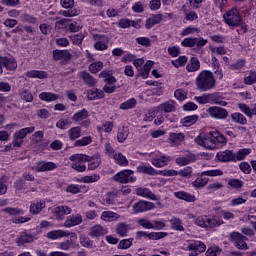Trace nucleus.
I'll use <instances>...</instances> for the list:
<instances>
[{
    "label": "nucleus",
    "instance_id": "2",
    "mask_svg": "<svg viewBox=\"0 0 256 256\" xmlns=\"http://www.w3.org/2000/svg\"><path fill=\"white\" fill-rule=\"evenodd\" d=\"M223 20L230 29H235L236 27H241L243 33H247V25L243 22V18L241 17V12L237 7H233L229 9L224 15Z\"/></svg>",
    "mask_w": 256,
    "mask_h": 256
},
{
    "label": "nucleus",
    "instance_id": "3",
    "mask_svg": "<svg viewBox=\"0 0 256 256\" xmlns=\"http://www.w3.org/2000/svg\"><path fill=\"white\" fill-rule=\"evenodd\" d=\"M215 83V76L213 75V72L209 70L201 71L195 79L197 89L202 92L214 89Z\"/></svg>",
    "mask_w": 256,
    "mask_h": 256
},
{
    "label": "nucleus",
    "instance_id": "51",
    "mask_svg": "<svg viewBox=\"0 0 256 256\" xmlns=\"http://www.w3.org/2000/svg\"><path fill=\"white\" fill-rule=\"evenodd\" d=\"M135 105H137V100L135 98H130L120 105V109H122L123 111H127V109H133Z\"/></svg>",
    "mask_w": 256,
    "mask_h": 256
},
{
    "label": "nucleus",
    "instance_id": "42",
    "mask_svg": "<svg viewBox=\"0 0 256 256\" xmlns=\"http://www.w3.org/2000/svg\"><path fill=\"white\" fill-rule=\"evenodd\" d=\"M197 121H199V115H190L184 117L181 123L184 127H191V125H195Z\"/></svg>",
    "mask_w": 256,
    "mask_h": 256
},
{
    "label": "nucleus",
    "instance_id": "8",
    "mask_svg": "<svg viewBox=\"0 0 256 256\" xmlns=\"http://www.w3.org/2000/svg\"><path fill=\"white\" fill-rule=\"evenodd\" d=\"M148 157L149 161L154 167H157V169L167 167L171 161V156L163 155L160 152L148 153Z\"/></svg>",
    "mask_w": 256,
    "mask_h": 256
},
{
    "label": "nucleus",
    "instance_id": "28",
    "mask_svg": "<svg viewBox=\"0 0 256 256\" xmlns=\"http://www.w3.org/2000/svg\"><path fill=\"white\" fill-rule=\"evenodd\" d=\"M216 158L222 163H227V161H235V154L231 150L220 151L217 153Z\"/></svg>",
    "mask_w": 256,
    "mask_h": 256
},
{
    "label": "nucleus",
    "instance_id": "26",
    "mask_svg": "<svg viewBox=\"0 0 256 256\" xmlns=\"http://www.w3.org/2000/svg\"><path fill=\"white\" fill-rule=\"evenodd\" d=\"M163 170H155L151 165L142 164L137 167V173H145L146 175H162Z\"/></svg>",
    "mask_w": 256,
    "mask_h": 256
},
{
    "label": "nucleus",
    "instance_id": "40",
    "mask_svg": "<svg viewBox=\"0 0 256 256\" xmlns=\"http://www.w3.org/2000/svg\"><path fill=\"white\" fill-rule=\"evenodd\" d=\"M100 77H102L106 84L115 85L117 83V79L115 76L111 75V72L104 70L100 73Z\"/></svg>",
    "mask_w": 256,
    "mask_h": 256
},
{
    "label": "nucleus",
    "instance_id": "52",
    "mask_svg": "<svg viewBox=\"0 0 256 256\" xmlns=\"http://www.w3.org/2000/svg\"><path fill=\"white\" fill-rule=\"evenodd\" d=\"M194 33H201V30L195 26H188L182 30L181 36L187 37V35H193Z\"/></svg>",
    "mask_w": 256,
    "mask_h": 256
},
{
    "label": "nucleus",
    "instance_id": "27",
    "mask_svg": "<svg viewBox=\"0 0 256 256\" xmlns=\"http://www.w3.org/2000/svg\"><path fill=\"white\" fill-rule=\"evenodd\" d=\"M131 230V225L120 222L115 227V233L118 235V237H127L129 231Z\"/></svg>",
    "mask_w": 256,
    "mask_h": 256
},
{
    "label": "nucleus",
    "instance_id": "16",
    "mask_svg": "<svg viewBox=\"0 0 256 256\" xmlns=\"http://www.w3.org/2000/svg\"><path fill=\"white\" fill-rule=\"evenodd\" d=\"M207 113L212 119L223 120L229 117V112L227 109L221 108L219 106H211L207 109Z\"/></svg>",
    "mask_w": 256,
    "mask_h": 256
},
{
    "label": "nucleus",
    "instance_id": "32",
    "mask_svg": "<svg viewBox=\"0 0 256 256\" xmlns=\"http://www.w3.org/2000/svg\"><path fill=\"white\" fill-rule=\"evenodd\" d=\"M174 197H176V199H181L182 201H187V203H195L196 201L195 195L185 191L175 192Z\"/></svg>",
    "mask_w": 256,
    "mask_h": 256
},
{
    "label": "nucleus",
    "instance_id": "17",
    "mask_svg": "<svg viewBox=\"0 0 256 256\" xmlns=\"http://www.w3.org/2000/svg\"><path fill=\"white\" fill-rule=\"evenodd\" d=\"M230 241L236 245L237 249H247V237L241 235L239 232H232L230 234Z\"/></svg>",
    "mask_w": 256,
    "mask_h": 256
},
{
    "label": "nucleus",
    "instance_id": "13",
    "mask_svg": "<svg viewBox=\"0 0 256 256\" xmlns=\"http://www.w3.org/2000/svg\"><path fill=\"white\" fill-rule=\"evenodd\" d=\"M155 209V203L146 200H139L132 205V213L139 215V213H147V211H153Z\"/></svg>",
    "mask_w": 256,
    "mask_h": 256
},
{
    "label": "nucleus",
    "instance_id": "15",
    "mask_svg": "<svg viewBox=\"0 0 256 256\" xmlns=\"http://www.w3.org/2000/svg\"><path fill=\"white\" fill-rule=\"evenodd\" d=\"M94 43V49L96 51H107L109 47V37L101 34H94L92 36Z\"/></svg>",
    "mask_w": 256,
    "mask_h": 256
},
{
    "label": "nucleus",
    "instance_id": "46",
    "mask_svg": "<svg viewBox=\"0 0 256 256\" xmlns=\"http://www.w3.org/2000/svg\"><path fill=\"white\" fill-rule=\"evenodd\" d=\"M127 137H129V128L128 127L120 128L117 134L118 142L124 143Z\"/></svg>",
    "mask_w": 256,
    "mask_h": 256
},
{
    "label": "nucleus",
    "instance_id": "18",
    "mask_svg": "<svg viewBox=\"0 0 256 256\" xmlns=\"http://www.w3.org/2000/svg\"><path fill=\"white\" fill-rule=\"evenodd\" d=\"M3 67L7 69V71H15L17 69V62L13 57H1L0 56V74L3 73Z\"/></svg>",
    "mask_w": 256,
    "mask_h": 256
},
{
    "label": "nucleus",
    "instance_id": "50",
    "mask_svg": "<svg viewBox=\"0 0 256 256\" xmlns=\"http://www.w3.org/2000/svg\"><path fill=\"white\" fill-rule=\"evenodd\" d=\"M232 121L234 123H239L240 125H247V118L241 113H233Z\"/></svg>",
    "mask_w": 256,
    "mask_h": 256
},
{
    "label": "nucleus",
    "instance_id": "19",
    "mask_svg": "<svg viewBox=\"0 0 256 256\" xmlns=\"http://www.w3.org/2000/svg\"><path fill=\"white\" fill-rule=\"evenodd\" d=\"M72 211L67 205H59L54 208V216L58 221H63L66 215H71Z\"/></svg>",
    "mask_w": 256,
    "mask_h": 256
},
{
    "label": "nucleus",
    "instance_id": "12",
    "mask_svg": "<svg viewBox=\"0 0 256 256\" xmlns=\"http://www.w3.org/2000/svg\"><path fill=\"white\" fill-rule=\"evenodd\" d=\"M34 131H35V127L33 126L22 128L16 131L13 135V140H12L13 147H21V145H23L24 143L23 140L25 139V137H27V135H31V133H33Z\"/></svg>",
    "mask_w": 256,
    "mask_h": 256
},
{
    "label": "nucleus",
    "instance_id": "38",
    "mask_svg": "<svg viewBox=\"0 0 256 256\" xmlns=\"http://www.w3.org/2000/svg\"><path fill=\"white\" fill-rule=\"evenodd\" d=\"M26 77L30 79H47L48 74L42 70H30L26 73Z\"/></svg>",
    "mask_w": 256,
    "mask_h": 256
},
{
    "label": "nucleus",
    "instance_id": "55",
    "mask_svg": "<svg viewBox=\"0 0 256 256\" xmlns=\"http://www.w3.org/2000/svg\"><path fill=\"white\" fill-rule=\"evenodd\" d=\"M251 153V149L249 148H243L240 149L236 155H235V159L237 161H243V159H245V157H247V155H249Z\"/></svg>",
    "mask_w": 256,
    "mask_h": 256
},
{
    "label": "nucleus",
    "instance_id": "59",
    "mask_svg": "<svg viewBox=\"0 0 256 256\" xmlns=\"http://www.w3.org/2000/svg\"><path fill=\"white\" fill-rule=\"evenodd\" d=\"M3 213L8 215H24L25 212L19 208L7 207L2 210Z\"/></svg>",
    "mask_w": 256,
    "mask_h": 256
},
{
    "label": "nucleus",
    "instance_id": "29",
    "mask_svg": "<svg viewBox=\"0 0 256 256\" xmlns=\"http://www.w3.org/2000/svg\"><path fill=\"white\" fill-rule=\"evenodd\" d=\"M53 59L55 61H69L71 53H69V50H54Z\"/></svg>",
    "mask_w": 256,
    "mask_h": 256
},
{
    "label": "nucleus",
    "instance_id": "11",
    "mask_svg": "<svg viewBox=\"0 0 256 256\" xmlns=\"http://www.w3.org/2000/svg\"><path fill=\"white\" fill-rule=\"evenodd\" d=\"M195 224L198 225V227H210V229H213V227H220V225H223V221L217 217H208V216H199L195 220Z\"/></svg>",
    "mask_w": 256,
    "mask_h": 256
},
{
    "label": "nucleus",
    "instance_id": "62",
    "mask_svg": "<svg viewBox=\"0 0 256 256\" xmlns=\"http://www.w3.org/2000/svg\"><path fill=\"white\" fill-rule=\"evenodd\" d=\"M210 51L212 53V57H214V55H226L227 54V50L223 46H220V47L210 46Z\"/></svg>",
    "mask_w": 256,
    "mask_h": 256
},
{
    "label": "nucleus",
    "instance_id": "23",
    "mask_svg": "<svg viewBox=\"0 0 256 256\" xmlns=\"http://www.w3.org/2000/svg\"><path fill=\"white\" fill-rule=\"evenodd\" d=\"M82 223L83 216H81V214L70 215L66 218L64 227L70 229V227H76V225H81Z\"/></svg>",
    "mask_w": 256,
    "mask_h": 256
},
{
    "label": "nucleus",
    "instance_id": "47",
    "mask_svg": "<svg viewBox=\"0 0 256 256\" xmlns=\"http://www.w3.org/2000/svg\"><path fill=\"white\" fill-rule=\"evenodd\" d=\"M167 235V232H148L147 238L152 241H159V239H165Z\"/></svg>",
    "mask_w": 256,
    "mask_h": 256
},
{
    "label": "nucleus",
    "instance_id": "7",
    "mask_svg": "<svg viewBox=\"0 0 256 256\" xmlns=\"http://www.w3.org/2000/svg\"><path fill=\"white\" fill-rule=\"evenodd\" d=\"M183 249L184 251H189V256H197L201 255V253H205L207 246L199 240H188L184 244Z\"/></svg>",
    "mask_w": 256,
    "mask_h": 256
},
{
    "label": "nucleus",
    "instance_id": "5",
    "mask_svg": "<svg viewBox=\"0 0 256 256\" xmlns=\"http://www.w3.org/2000/svg\"><path fill=\"white\" fill-rule=\"evenodd\" d=\"M172 111H175V102L173 100L160 104L156 110L155 125H163L167 118V113H172Z\"/></svg>",
    "mask_w": 256,
    "mask_h": 256
},
{
    "label": "nucleus",
    "instance_id": "45",
    "mask_svg": "<svg viewBox=\"0 0 256 256\" xmlns=\"http://www.w3.org/2000/svg\"><path fill=\"white\" fill-rule=\"evenodd\" d=\"M171 229L174 231H185V227H183V222L179 218H172L170 220Z\"/></svg>",
    "mask_w": 256,
    "mask_h": 256
},
{
    "label": "nucleus",
    "instance_id": "24",
    "mask_svg": "<svg viewBox=\"0 0 256 256\" xmlns=\"http://www.w3.org/2000/svg\"><path fill=\"white\" fill-rule=\"evenodd\" d=\"M185 141V134L183 133H170L168 138V143L171 147H177Z\"/></svg>",
    "mask_w": 256,
    "mask_h": 256
},
{
    "label": "nucleus",
    "instance_id": "54",
    "mask_svg": "<svg viewBox=\"0 0 256 256\" xmlns=\"http://www.w3.org/2000/svg\"><path fill=\"white\" fill-rule=\"evenodd\" d=\"M244 83L245 85H253V83H256V72L250 71L247 73L244 77Z\"/></svg>",
    "mask_w": 256,
    "mask_h": 256
},
{
    "label": "nucleus",
    "instance_id": "6",
    "mask_svg": "<svg viewBox=\"0 0 256 256\" xmlns=\"http://www.w3.org/2000/svg\"><path fill=\"white\" fill-rule=\"evenodd\" d=\"M221 175H223V170L221 169L203 171L201 176L192 182V187H194V189H203V187L209 183V178L203 177H221Z\"/></svg>",
    "mask_w": 256,
    "mask_h": 256
},
{
    "label": "nucleus",
    "instance_id": "60",
    "mask_svg": "<svg viewBox=\"0 0 256 256\" xmlns=\"http://www.w3.org/2000/svg\"><path fill=\"white\" fill-rule=\"evenodd\" d=\"M68 133L71 141H75V139H79V137H81V128L79 127L71 128Z\"/></svg>",
    "mask_w": 256,
    "mask_h": 256
},
{
    "label": "nucleus",
    "instance_id": "22",
    "mask_svg": "<svg viewBox=\"0 0 256 256\" xmlns=\"http://www.w3.org/2000/svg\"><path fill=\"white\" fill-rule=\"evenodd\" d=\"M69 235H71L69 230H52L46 234V237L51 241H57L59 239H64L65 237H69Z\"/></svg>",
    "mask_w": 256,
    "mask_h": 256
},
{
    "label": "nucleus",
    "instance_id": "21",
    "mask_svg": "<svg viewBox=\"0 0 256 256\" xmlns=\"http://www.w3.org/2000/svg\"><path fill=\"white\" fill-rule=\"evenodd\" d=\"M88 117H89V111H87V109H82L76 112L72 116V121H74V123H80L81 125L87 126V125H90L91 123L88 120L85 121V119H87Z\"/></svg>",
    "mask_w": 256,
    "mask_h": 256
},
{
    "label": "nucleus",
    "instance_id": "56",
    "mask_svg": "<svg viewBox=\"0 0 256 256\" xmlns=\"http://www.w3.org/2000/svg\"><path fill=\"white\" fill-rule=\"evenodd\" d=\"M103 69V62L96 61L89 65L90 73H99Z\"/></svg>",
    "mask_w": 256,
    "mask_h": 256
},
{
    "label": "nucleus",
    "instance_id": "64",
    "mask_svg": "<svg viewBox=\"0 0 256 256\" xmlns=\"http://www.w3.org/2000/svg\"><path fill=\"white\" fill-rule=\"evenodd\" d=\"M70 39L73 45H81V43H83V39H85V35H83V33H79V34L70 36Z\"/></svg>",
    "mask_w": 256,
    "mask_h": 256
},
{
    "label": "nucleus",
    "instance_id": "4",
    "mask_svg": "<svg viewBox=\"0 0 256 256\" xmlns=\"http://www.w3.org/2000/svg\"><path fill=\"white\" fill-rule=\"evenodd\" d=\"M223 97V94L220 92H214V93H207L203 94L202 96H195L194 101L196 103H199L200 105H207V103H210L211 105H220L221 107H226L227 102L224 100H221Z\"/></svg>",
    "mask_w": 256,
    "mask_h": 256
},
{
    "label": "nucleus",
    "instance_id": "1",
    "mask_svg": "<svg viewBox=\"0 0 256 256\" xmlns=\"http://www.w3.org/2000/svg\"><path fill=\"white\" fill-rule=\"evenodd\" d=\"M194 141L196 145L210 149V151L227 145V138L219 131H211L209 134L199 135Z\"/></svg>",
    "mask_w": 256,
    "mask_h": 256
},
{
    "label": "nucleus",
    "instance_id": "63",
    "mask_svg": "<svg viewBox=\"0 0 256 256\" xmlns=\"http://www.w3.org/2000/svg\"><path fill=\"white\" fill-rule=\"evenodd\" d=\"M228 185L232 187V189H241L245 183L239 179H229Z\"/></svg>",
    "mask_w": 256,
    "mask_h": 256
},
{
    "label": "nucleus",
    "instance_id": "39",
    "mask_svg": "<svg viewBox=\"0 0 256 256\" xmlns=\"http://www.w3.org/2000/svg\"><path fill=\"white\" fill-rule=\"evenodd\" d=\"M86 162H88V169L90 171H95V169H97L101 165V158L99 156H88Z\"/></svg>",
    "mask_w": 256,
    "mask_h": 256
},
{
    "label": "nucleus",
    "instance_id": "30",
    "mask_svg": "<svg viewBox=\"0 0 256 256\" xmlns=\"http://www.w3.org/2000/svg\"><path fill=\"white\" fill-rule=\"evenodd\" d=\"M43 209H45V201L43 200H36L30 205V213L32 215H39Z\"/></svg>",
    "mask_w": 256,
    "mask_h": 256
},
{
    "label": "nucleus",
    "instance_id": "57",
    "mask_svg": "<svg viewBox=\"0 0 256 256\" xmlns=\"http://www.w3.org/2000/svg\"><path fill=\"white\" fill-rule=\"evenodd\" d=\"M131 245H133V238L123 239L118 244V249L126 250L130 249Z\"/></svg>",
    "mask_w": 256,
    "mask_h": 256
},
{
    "label": "nucleus",
    "instance_id": "34",
    "mask_svg": "<svg viewBox=\"0 0 256 256\" xmlns=\"http://www.w3.org/2000/svg\"><path fill=\"white\" fill-rule=\"evenodd\" d=\"M111 158L114 159L115 163L120 165V167H127L129 165V160H127V157L121 152L114 153Z\"/></svg>",
    "mask_w": 256,
    "mask_h": 256
},
{
    "label": "nucleus",
    "instance_id": "48",
    "mask_svg": "<svg viewBox=\"0 0 256 256\" xmlns=\"http://www.w3.org/2000/svg\"><path fill=\"white\" fill-rule=\"evenodd\" d=\"M99 179H101V176L99 174H93L80 178V183H97Z\"/></svg>",
    "mask_w": 256,
    "mask_h": 256
},
{
    "label": "nucleus",
    "instance_id": "14",
    "mask_svg": "<svg viewBox=\"0 0 256 256\" xmlns=\"http://www.w3.org/2000/svg\"><path fill=\"white\" fill-rule=\"evenodd\" d=\"M163 177H177V175H180V177H185L189 179L193 175V168L192 167H185L179 171L170 169V170H163V172H159Z\"/></svg>",
    "mask_w": 256,
    "mask_h": 256
},
{
    "label": "nucleus",
    "instance_id": "9",
    "mask_svg": "<svg viewBox=\"0 0 256 256\" xmlns=\"http://www.w3.org/2000/svg\"><path fill=\"white\" fill-rule=\"evenodd\" d=\"M113 180L116 183H121L122 185H127V183H135L137 181V177H135V172L133 170H122L117 172L113 176Z\"/></svg>",
    "mask_w": 256,
    "mask_h": 256
},
{
    "label": "nucleus",
    "instance_id": "58",
    "mask_svg": "<svg viewBox=\"0 0 256 256\" xmlns=\"http://www.w3.org/2000/svg\"><path fill=\"white\" fill-rule=\"evenodd\" d=\"M138 225L143 229H153V220L150 221L147 218H140L137 220Z\"/></svg>",
    "mask_w": 256,
    "mask_h": 256
},
{
    "label": "nucleus",
    "instance_id": "10",
    "mask_svg": "<svg viewBox=\"0 0 256 256\" xmlns=\"http://www.w3.org/2000/svg\"><path fill=\"white\" fill-rule=\"evenodd\" d=\"M87 159H89V156L85 154H73L69 158V160L72 162V169L78 171V173H83L87 169V166H85Z\"/></svg>",
    "mask_w": 256,
    "mask_h": 256
},
{
    "label": "nucleus",
    "instance_id": "31",
    "mask_svg": "<svg viewBox=\"0 0 256 256\" xmlns=\"http://www.w3.org/2000/svg\"><path fill=\"white\" fill-rule=\"evenodd\" d=\"M200 69L201 62L199 61V58L192 57L186 66V70L188 71V73H195V71H199Z\"/></svg>",
    "mask_w": 256,
    "mask_h": 256
},
{
    "label": "nucleus",
    "instance_id": "33",
    "mask_svg": "<svg viewBox=\"0 0 256 256\" xmlns=\"http://www.w3.org/2000/svg\"><path fill=\"white\" fill-rule=\"evenodd\" d=\"M161 21H163V16H161V14L152 15L146 20L145 27L147 29H153V27L159 25Z\"/></svg>",
    "mask_w": 256,
    "mask_h": 256
},
{
    "label": "nucleus",
    "instance_id": "49",
    "mask_svg": "<svg viewBox=\"0 0 256 256\" xmlns=\"http://www.w3.org/2000/svg\"><path fill=\"white\" fill-rule=\"evenodd\" d=\"M117 196L113 193H107L103 196L102 205H113Z\"/></svg>",
    "mask_w": 256,
    "mask_h": 256
},
{
    "label": "nucleus",
    "instance_id": "44",
    "mask_svg": "<svg viewBox=\"0 0 256 256\" xmlns=\"http://www.w3.org/2000/svg\"><path fill=\"white\" fill-rule=\"evenodd\" d=\"M32 241H33V236L31 234H27V233L23 232L17 238L16 243L19 246H21V245H25V243H32Z\"/></svg>",
    "mask_w": 256,
    "mask_h": 256
},
{
    "label": "nucleus",
    "instance_id": "25",
    "mask_svg": "<svg viewBox=\"0 0 256 256\" xmlns=\"http://www.w3.org/2000/svg\"><path fill=\"white\" fill-rule=\"evenodd\" d=\"M135 194L138 197H143L144 199H151V201H157V196L149 190V188L139 187L135 189Z\"/></svg>",
    "mask_w": 256,
    "mask_h": 256
},
{
    "label": "nucleus",
    "instance_id": "43",
    "mask_svg": "<svg viewBox=\"0 0 256 256\" xmlns=\"http://www.w3.org/2000/svg\"><path fill=\"white\" fill-rule=\"evenodd\" d=\"M103 97H105V94L102 90L93 88L88 91V99L91 101L95 99H103Z\"/></svg>",
    "mask_w": 256,
    "mask_h": 256
},
{
    "label": "nucleus",
    "instance_id": "36",
    "mask_svg": "<svg viewBox=\"0 0 256 256\" xmlns=\"http://www.w3.org/2000/svg\"><path fill=\"white\" fill-rule=\"evenodd\" d=\"M39 99L46 103H53V101H57V99H59V96L53 92H42L39 94Z\"/></svg>",
    "mask_w": 256,
    "mask_h": 256
},
{
    "label": "nucleus",
    "instance_id": "53",
    "mask_svg": "<svg viewBox=\"0 0 256 256\" xmlns=\"http://www.w3.org/2000/svg\"><path fill=\"white\" fill-rule=\"evenodd\" d=\"M172 65L179 69V67H185L187 65V56H179L176 60H172Z\"/></svg>",
    "mask_w": 256,
    "mask_h": 256
},
{
    "label": "nucleus",
    "instance_id": "41",
    "mask_svg": "<svg viewBox=\"0 0 256 256\" xmlns=\"http://www.w3.org/2000/svg\"><path fill=\"white\" fill-rule=\"evenodd\" d=\"M78 77H80V79H83L86 85H89L90 87H93V85H95V78L89 75V73L86 71L79 72Z\"/></svg>",
    "mask_w": 256,
    "mask_h": 256
},
{
    "label": "nucleus",
    "instance_id": "61",
    "mask_svg": "<svg viewBox=\"0 0 256 256\" xmlns=\"http://www.w3.org/2000/svg\"><path fill=\"white\" fill-rule=\"evenodd\" d=\"M174 97L177 101H185V99H187V91L182 88L177 89L174 92Z\"/></svg>",
    "mask_w": 256,
    "mask_h": 256
},
{
    "label": "nucleus",
    "instance_id": "37",
    "mask_svg": "<svg viewBox=\"0 0 256 256\" xmlns=\"http://www.w3.org/2000/svg\"><path fill=\"white\" fill-rule=\"evenodd\" d=\"M100 219L102 221H106L107 223H111V222L117 221V219H119V214H117L113 211H104V212H102Z\"/></svg>",
    "mask_w": 256,
    "mask_h": 256
},
{
    "label": "nucleus",
    "instance_id": "20",
    "mask_svg": "<svg viewBox=\"0 0 256 256\" xmlns=\"http://www.w3.org/2000/svg\"><path fill=\"white\" fill-rule=\"evenodd\" d=\"M55 169H57L55 162H38L32 167V170L36 171V173L55 171Z\"/></svg>",
    "mask_w": 256,
    "mask_h": 256
},
{
    "label": "nucleus",
    "instance_id": "35",
    "mask_svg": "<svg viewBox=\"0 0 256 256\" xmlns=\"http://www.w3.org/2000/svg\"><path fill=\"white\" fill-rule=\"evenodd\" d=\"M89 235L90 237H101L107 235V229L101 225H94L91 227Z\"/></svg>",
    "mask_w": 256,
    "mask_h": 256
}]
</instances>
